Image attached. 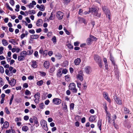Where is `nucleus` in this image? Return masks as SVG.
I'll use <instances>...</instances> for the list:
<instances>
[{"mask_svg": "<svg viewBox=\"0 0 133 133\" xmlns=\"http://www.w3.org/2000/svg\"><path fill=\"white\" fill-rule=\"evenodd\" d=\"M25 59V57L21 55L18 56V59L19 61H23Z\"/></svg>", "mask_w": 133, "mask_h": 133, "instance_id": "nucleus-35", "label": "nucleus"}, {"mask_svg": "<svg viewBox=\"0 0 133 133\" xmlns=\"http://www.w3.org/2000/svg\"><path fill=\"white\" fill-rule=\"evenodd\" d=\"M39 95L40 93L39 92H37L34 96V97L35 98L34 101L36 103H38L39 101Z\"/></svg>", "mask_w": 133, "mask_h": 133, "instance_id": "nucleus-7", "label": "nucleus"}, {"mask_svg": "<svg viewBox=\"0 0 133 133\" xmlns=\"http://www.w3.org/2000/svg\"><path fill=\"white\" fill-rule=\"evenodd\" d=\"M94 58L95 61L97 63L98 62H100V61H101L99 56L97 55H95L94 56Z\"/></svg>", "mask_w": 133, "mask_h": 133, "instance_id": "nucleus-18", "label": "nucleus"}, {"mask_svg": "<svg viewBox=\"0 0 133 133\" xmlns=\"http://www.w3.org/2000/svg\"><path fill=\"white\" fill-rule=\"evenodd\" d=\"M34 123L36 124V127H37L39 125V124L38 122L37 118L36 117H34Z\"/></svg>", "mask_w": 133, "mask_h": 133, "instance_id": "nucleus-29", "label": "nucleus"}, {"mask_svg": "<svg viewBox=\"0 0 133 133\" xmlns=\"http://www.w3.org/2000/svg\"><path fill=\"white\" fill-rule=\"evenodd\" d=\"M33 51V50H30L26 52L27 55H31L32 54Z\"/></svg>", "mask_w": 133, "mask_h": 133, "instance_id": "nucleus-41", "label": "nucleus"}, {"mask_svg": "<svg viewBox=\"0 0 133 133\" xmlns=\"http://www.w3.org/2000/svg\"><path fill=\"white\" fill-rule=\"evenodd\" d=\"M0 72L1 74H3L4 72V69L2 66H0Z\"/></svg>", "mask_w": 133, "mask_h": 133, "instance_id": "nucleus-47", "label": "nucleus"}, {"mask_svg": "<svg viewBox=\"0 0 133 133\" xmlns=\"http://www.w3.org/2000/svg\"><path fill=\"white\" fill-rule=\"evenodd\" d=\"M110 60L111 61L112 63L113 64L114 66L115 70H116L117 69V65L115 64L114 58L111 54H110Z\"/></svg>", "mask_w": 133, "mask_h": 133, "instance_id": "nucleus-8", "label": "nucleus"}, {"mask_svg": "<svg viewBox=\"0 0 133 133\" xmlns=\"http://www.w3.org/2000/svg\"><path fill=\"white\" fill-rule=\"evenodd\" d=\"M71 0H63V3L64 4H67Z\"/></svg>", "mask_w": 133, "mask_h": 133, "instance_id": "nucleus-45", "label": "nucleus"}, {"mask_svg": "<svg viewBox=\"0 0 133 133\" xmlns=\"http://www.w3.org/2000/svg\"><path fill=\"white\" fill-rule=\"evenodd\" d=\"M5 110L6 114H10V111L9 110L7 107H5Z\"/></svg>", "mask_w": 133, "mask_h": 133, "instance_id": "nucleus-53", "label": "nucleus"}, {"mask_svg": "<svg viewBox=\"0 0 133 133\" xmlns=\"http://www.w3.org/2000/svg\"><path fill=\"white\" fill-rule=\"evenodd\" d=\"M102 9L103 11L105 13L107 17L109 19H110V10L108 9V8L105 6H104L102 8Z\"/></svg>", "mask_w": 133, "mask_h": 133, "instance_id": "nucleus-2", "label": "nucleus"}, {"mask_svg": "<svg viewBox=\"0 0 133 133\" xmlns=\"http://www.w3.org/2000/svg\"><path fill=\"white\" fill-rule=\"evenodd\" d=\"M3 45L4 46L7 45L8 44V41L5 39H3L2 41Z\"/></svg>", "mask_w": 133, "mask_h": 133, "instance_id": "nucleus-26", "label": "nucleus"}, {"mask_svg": "<svg viewBox=\"0 0 133 133\" xmlns=\"http://www.w3.org/2000/svg\"><path fill=\"white\" fill-rule=\"evenodd\" d=\"M69 88L74 93H76L77 92V89L76 88V85L74 83L70 84L69 86Z\"/></svg>", "mask_w": 133, "mask_h": 133, "instance_id": "nucleus-1", "label": "nucleus"}, {"mask_svg": "<svg viewBox=\"0 0 133 133\" xmlns=\"http://www.w3.org/2000/svg\"><path fill=\"white\" fill-rule=\"evenodd\" d=\"M22 130L26 132L29 130V128L27 126H23L22 128Z\"/></svg>", "mask_w": 133, "mask_h": 133, "instance_id": "nucleus-31", "label": "nucleus"}, {"mask_svg": "<svg viewBox=\"0 0 133 133\" xmlns=\"http://www.w3.org/2000/svg\"><path fill=\"white\" fill-rule=\"evenodd\" d=\"M36 3L35 2L33 1H32L31 3H30L29 5H27L26 6H28L30 9H31L34 7V5L36 4Z\"/></svg>", "mask_w": 133, "mask_h": 133, "instance_id": "nucleus-15", "label": "nucleus"}, {"mask_svg": "<svg viewBox=\"0 0 133 133\" xmlns=\"http://www.w3.org/2000/svg\"><path fill=\"white\" fill-rule=\"evenodd\" d=\"M34 78V77L33 76L31 75L30 76L28 77V79L30 80L33 79Z\"/></svg>", "mask_w": 133, "mask_h": 133, "instance_id": "nucleus-63", "label": "nucleus"}, {"mask_svg": "<svg viewBox=\"0 0 133 133\" xmlns=\"http://www.w3.org/2000/svg\"><path fill=\"white\" fill-rule=\"evenodd\" d=\"M21 119L20 117L16 118L15 119V121L16 122L20 121H21Z\"/></svg>", "mask_w": 133, "mask_h": 133, "instance_id": "nucleus-52", "label": "nucleus"}, {"mask_svg": "<svg viewBox=\"0 0 133 133\" xmlns=\"http://www.w3.org/2000/svg\"><path fill=\"white\" fill-rule=\"evenodd\" d=\"M93 15L94 17L96 18H98L100 17L101 15V13L98 11V10L94 13H93Z\"/></svg>", "mask_w": 133, "mask_h": 133, "instance_id": "nucleus-16", "label": "nucleus"}, {"mask_svg": "<svg viewBox=\"0 0 133 133\" xmlns=\"http://www.w3.org/2000/svg\"><path fill=\"white\" fill-rule=\"evenodd\" d=\"M103 61L104 63L105 69L107 70H108V62L106 58H103Z\"/></svg>", "mask_w": 133, "mask_h": 133, "instance_id": "nucleus-27", "label": "nucleus"}, {"mask_svg": "<svg viewBox=\"0 0 133 133\" xmlns=\"http://www.w3.org/2000/svg\"><path fill=\"white\" fill-rule=\"evenodd\" d=\"M102 122V120L99 119L97 122V125L100 131L101 130Z\"/></svg>", "mask_w": 133, "mask_h": 133, "instance_id": "nucleus-23", "label": "nucleus"}, {"mask_svg": "<svg viewBox=\"0 0 133 133\" xmlns=\"http://www.w3.org/2000/svg\"><path fill=\"white\" fill-rule=\"evenodd\" d=\"M39 37V35H32L30 36V38L32 39H36L38 38Z\"/></svg>", "mask_w": 133, "mask_h": 133, "instance_id": "nucleus-30", "label": "nucleus"}, {"mask_svg": "<svg viewBox=\"0 0 133 133\" xmlns=\"http://www.w3.org/2000/svg\"><path fill=\"white\" fill-rule=\"evenodd\" d=\"M89 9L90 11V13L91 12L92 13H94L95 12H96L98 10H97V9L95 7H92L91 8H89Z\"/></svg>", "mask_w": 133, "mask_h": 133, "instance_id": "nucleus-19", "label": "nucleus"}, {"mask_svg": "<svg viewBox=\"0 0 133 133\" xmlns=\"http://www.w3.org/2000/svg\"><path fill=\"white\" fill-rule=\"evenodd\" d=\"M31 66L34 68H36L37 66V62L36 61L32 60L31 61Z\"/></svg>", "mask_w": 133, "mask_h": 133, "instance_id": "nucleus-14", "label": "nucleus"}, {"mask_svg": "<svg viewBox=\"0 0 133 133\" xmlns=\"http://www.w3.org/2000/svg\"><path fill=\"white\" fill-rule=\"evenodd\" d=\"M65 80L67 82L69 81L70 80V77L69 75H67L65 76Z\"/></svg>", "mask_w": 133, "mask_h": 133, "instance_id": "nucleus-36", "label": "nucleus"}, {"mask_svg": "<svg viewBox=\"0 0 133 133\" xmlns=\"http://www.w3.org/2000/svg\"><path fill=\"white\" fill-rule=\"evenodd\" d=\"M84 70L86 73L87 74H90L92 71V69L90 66H87L84 68Z\"/></svg>", "mask_w": 133, "mask_h": 133, "instance_id": "nucleus-9", "label": "nucleus"}, {"mask_svg": "<svg viewBox=\"0 0 133 133\" xmlns=\"http://www.w3.org/2000/svg\"><path fill=\"white\" fill-rule=\"evenodd\" d=\"M42 23V20L41 19H39L37 20L36 23V25L38 26H40Z\"/></svg>", "mask_w": 133, "mask_h": 133, "instance_id": "nucleus-25", "label": "nucleus"}, {"mask_svg": "<svg viewBox=\"0 0 133 133\" xmlns=\"http://www.w3.org/2000/svg\"><path fill=\"white\" fill-rule=\"evenodd\" d=\"M81 61V60L80 58H77L75 60L74 63L75 65H78L80 63Z\"/></svg>", "mask_w": 133, "mask_h": 133, "instance_id": "nucleus-22", "label": "nucleus"}, {"mask_svg": "<svg viewBox=\"0 0 133 133\" xmlns=\"http://www.w3.org/2000/svg\"><path fill=\"white\" fill-rule=\"evenodd\" d=\"M25 12L27 14V15L29 14H30L34 15L35 13V10H29L28 12L26 11Z\"/></svg>", "mask_w": 133, "mask_h": 133, "instance_id": "nucleus-28", "label": "nucleus"}, {"mask_svg": "<svg viewBox=\"0 0 133 133\" xmlns=\"http://www.w3.org/2000/svg\"><path fill=\"white\" fill-rule=\"evenodd\" d=\"M29 119V117L28 116H25L24 117V119L25 121H27Z\"/></svg>", "mask_w": 133, "mask_h": 133, "instance_id": "nucleus-62", "label": "nucleus"}, {"mask_svg": "<svg viewBox=\"0 0 133 133\" xmlns=\"http://www.w3.org/2000/svg\"><path fill=\"white\" fill-rule=\"evenodd\" d=\"M62 102V100L58 98H54L52 100V102L54 104L59 105Z\"/></svg>", "mask_w": 133, "mask_h": 133, "instance_id": "nucleus-5", "label": "nucleus"}, {"mask_svg": "<svg viewBox=\"0 0 133 133\" xmlns=\"http://www.w3.org/2000/svg\"><path fill=\"white\" fill-rule=\"evenodd\" d=\"M84 75L83 72L82 70L79 71L78 75H77V78L80 81H82L83 80V76Z\"/></svg>", "mask_w": 133, "mask_h": 133, "instance_id": "nucleus-4", "label": "nucleus"}, {"mask_svg": "<svg viewBox=\"0 0 133 133\" xmlns=\"http://www.w3.org/2000/svg\"><path fill=\"white\" fill-rule=\"evenodd\" d=\"M48 51L46 50H44L43 53L44 56H46L47 55Z\"/></svg>", "mask_w": 133, "mask_h": 133, "instance_id": "nucleus-58", "label": "nucleus"}, {"mask_svg": "<svg viewBox=\"0 0 133 133\" xmlns=\"http://www.w3.org/2000/svg\"><path fill=\"white\" fill-rule=\"evenodd\" d=\"M114 99L115 101L119 105L122 104L121 100L119 98L117 97L116 96H114Z\"/></svg>", "mask_w": 133, "mask_h": 133, "instance_id": "nucleus-11", "label": "nucleus"}, {"mask_svg": "<svg viewBox=\"0 0 133 133\" xmlns=\"http://www.w3.org/2000/svg\"><path fill=\"white\" fill-rule=\"evenodd\" d=\"M62 74H65L67 73L68 70L66 69H63L62 68Z\"/></svg>", "mask_w": 133, "mask_h": 133, "instance_id": "nucleus-48", "label": "nucleus"}, {"mask_svg": "<svg viewBox=\"0 0 133 133\" xmlns=\"http://www.w3.org/2000/svg\"><path fill=\"white\" fill-rule=\"evenodd\" d=\"M79 21L80 22L83 23L85 24H86L87 23V22L85 19L82 17H81L79 18Z\"/></svg>", "mask_w": 133, "mask_h": 133, "instance_id": "nucleus-24", "label": "nucleus"}, {"mask_svg": "<svg viewBox=\"0 0 133 133\" xmlns=\"http://www.w3.org/2000/svg\"><path fill=\"white\" fill-rule=\"evenodd\" d=\"M44 10L45 7L44 5H41L40 10L42 11H43Z\"/></svg>", "mask_w": 133, "mask_h": 133, "instance_id": "nucleus-50", "label": "nucleus"}, {"mask_svg": "<svg viewBox=\"0 0 133 133\" xmlns=\"http://www.w3.org/2000/svg\"><path fill=\"white\" fill-rule=\"evenodd\" d=\"M107 119L108 120L109 123H110V121L111 120V115L109 112H107L106 115Z\"/></svg>", "mask_w": 133, "mask_h": 133, "instance_id": "nucleus-17", "label": "nucleus"}, {"mask_svg": "<svg viewBox=\"0 0 133 133\" xmlns=\"http://www.w3.org/2000/svg\"><path fill=\"white\" fill-rule=\"evenodd\" d=\"M79 43L80 42H79L76 41L74 42V45L75 46H78Z\"/></svg>", "mask_w": 133, "mask_h": 133, "instance_id": "nucleus-56", "label": "nucleus"}, {"mask_svg": "<svg viewBox=\"0 0 133 133\" xmlns=\"http://www.w3.org/2000/svg\"><path fill=\"white\" fill-rule=\"evenodd\" d=\"M9 42L14 45H15V44L16 43V41L13 39L9 40Z\"/></svg>", "mask_w": 133, "mask_h": 133, "instance_id": "nucleus-51", "label": "nucleus"}, {"mask_svg": "<svg viewBox=\"0 0 133 133\" xmlns=\"http://www.w3.org/2000/svg\"><path fill=\"white\" fill-rule=\"evenodd\" d=\"M96 117V115H92L89 118V121L90 122H92L95 120Z\"/></svg>", "mask_w": 133, "mask_h": 133, "instance_id": "nucleus-21", "label": "nucleus"}, {"mask_svg": "<svg viewBox=\"0 0 133 133\" xmlns=\"http://www.w3.org/2000/svg\"><path fill=\"white\" fill-rule=\"evenodd\" d=\"M74 103H72L70 105V108L71 109H73L74 107Z\"/></svg>", "mask_w": 133, "mask_h": 133, "instance_id": "nucleus-60", "label": "nucleus"}, {"mask_svg": "<svg viewBox=\"0 0 133 133\" xmlns=\"http://www.w3.org/2000/svg\"><path fill=\"white\" fill-rule=\"evenodd\" d=\"M39 72L42 76H45L46 75V73L44 72L40 71Z\"/></svg>", "mask_w": 133, "mask_h": 133, "instance_id": "nucleus-54", "label": "nucleus"}, {"mask_svg": "<svg viewBox=\"0 0 133 133\" xmlns=\"http://www.w3.org/2000/svg\"><path fill=\"white\" fill-rule=\"evenodd\" d=\"M90 38L91 39L92 41L97 40V38L92 35H90Z\"/></svg>", "mask_w": 133, "mask_h": 133, "instance_id": "nucleus-44", "label": "nucleus"}, {"mask_svg": "<svg viewBox=\"0 0 133 133\" xmlns=\"http://www.w3.org/2000/svg\"><path fill=\"white\" fill-rule=\"evenodd\" d=\"M62 68H60L57 70V77H61L62 74Z\"/></svg>", "mask_w": 133, "mask_h": 133, "instance_id": "nucleus-10", "label": "nucleus"}, {"mask_svg": "<svg viewBox=\"0 0 133 133\" xmlns=\"http://www.w3.org/2000/svg\"><path fill=\"white\" fill-rule=\"evenodd\" d=\"M53 17V12H52L49 18V19L52 20H53L54 19Z\"/></svg>", "mask_w": 133, "mask_h": 133, "instance_id": "nucleus-59", "label": "nucleus"}, {"mask_svg": "<svg viewBox=\"0 0 133 133\" xmlns=\"http://www.w3.org/2000/svg\"><path fill=\"white\" fill-rule=\"evenodd\" d=\"M25 95H30L31 94V93L29 90H26L25 92Z\"/></svg>", "mask_w": 133, "mask_h": 133, "instance_id": "nucleus-49", "label": "nucleus"}, {"mask_svg": "<svg viewBox=\"0 0 133 133\" xmlns=\"http://www.w3.org/2000/svg\"><path fill=\"white\" fill-rule=\"evenodd\" d=\"M34 54L36 57L37 58H39V56L38 55V52L37 51H35L34 52Z\"/></svg>", "mask_w": 133, "mask_h": 133, "instance_id": "nucleus-46", "label": "nucleus"}, {"mask_svg": "<svg viewBox=\"0 0 133 133\" xmlns=\"http://www.w3.org/2000/svg\"><path fill=\"white\" fill-rule=\"evenodd\" d=\"M92 41V39L90 37L88 38L87 41L88 45H90L91 44Z\"/></svg>", "mask_w": 133, "mask_h": 133, "instance_id": "nucleus-38", "label": "nucleus"}, {"mask_svg": "<svg viewBox=\"0 0 133 133\" xmlns=\"http://www.w3.org/2000/svg\"><path fill=\"white\" fill-rule=\"evenodd\" d=\"M4 82L3 81L2 79L0 77V87L3 86L4 84Z\"/></svg>", "mask_w": 133, "mask_h": 133, "instance_id": "nucleus-43", "label": "nucleus"}, {"mask_svg": "<svg viewBox=\"0 0 133 133\" xmlns=\"http://www.w3.org/2000/svg\"><path fill=\"white\" fill-rule=\"evenodd\" d=\"M16 83V80L13 78H12L9 82V84L11 86H14Z\"/></svg>", "mask_w": 133, "mask_h": 133, "instance_id": "nucleus-13", "label": "nucleus"}, {"mask_svg": "<svg viewBox=\"0 0 133 133\" xmlns=\"http://www.w3.org/2000/svg\"><path fill=\"white\" fill-rule=\"evenodd\" d=\"M29 32L31 34H34L35 33V30L33 29L30 30L29 31Z\"/></svg>", "mask_w": 133, "mask_h": 133, "instance_id": "nucleus-64", "label": "nucleus"}, {"mask_svg": "<svg viewBox=\"0 0 133 133\" xmlns=\"http://www.w3.org/2000/svg\"><path fill=\"white\" fill-rule=\"evenodd\" d=\"M27 55L26 51H22L20 53V55L21 56H23L24 57H25Z\"/></svg>", "mask_w": 133, "mask_h": 133, "instance_id": "nucleus-33", "label": "nucleus"}, {"mask_svg": "<svg viewBox=\"0 0 133 133\" xmlns=\"http://www.w3.org/2000/svg\"><path fill=\"white\" fill-rule=\"evenodd\" d=\"M103 96L107 101L109 102H110V100L108 97V93L104 92L103 93Z\"/></svg>", "mask_w": 133, "mask_h": 133, "instance_id": "nucleus-12", "label": "nucleus"}, {"mask_svg": "<svg viewBox=\"0 0 133 133\" xmlns=\"http://www.w3.org/2000/svg\"><path fill=\"white\" fill-rule=\"evenodd\" d=\"M64 14L61 11H58L56 13V17L57 18L59 19H61L63 17Z\"/></svg>", "mask_w": 133, "mask_h": 133, "instance_id": "nucleus-6", "label": "nucleus"}, {"mask_svg": "<svg viewBox=\"0 0 133 133\" xmlns=\"http://www.w3.org/2000/svg\"><path fill=\"white\" fill-rule=\"evenodd\" d=\"M9 126V123L8 122L6 121L4 122L3 125V127L5 128H7Z\"/></svg>", "mask_w": 133, "mask_h": 133, "instance_id": "nucleus-32", "label": "nucleus"}, {"mask_svg": "<svg viewBox=\"0 0 133 133\" xmlns=\"http://www.w3.org/2000/svg\"><path fill=\"white\" fill-rule=\"evenodd\" d=\"M61 55L59 53H57L55 55L56 57L58 59H60L62 57Z\"/></svg>", "mask_w": 133, "mask_h": 133, "instance_id": "nucleus-40", "label": "nucleus"}, {"mask_svg": "<svg viewBox=\"0 0 133 133\" xmlns=\"http://www.w3.org/2000/svg\"><path fill=\"white\" fill-rule=\"evenodd\" d=\"M124 113L125 114H127L129 113V110L125 107H124Z\"/></svg>", "mask_w": 133, "mask_h": 133, "instance_id": "nucleus-39", "label": "nucleus"}, {"mask_svg": "<svg viewBox=\"0 0 133 133\" xmlns=\"http://www.w3.org/2000/svg\"><path fill=\"white\" fill-rule=\"evenodd\" d=\"M40 124L43 128L46 131H47L48 130V129L46 121L44 119H42L41 121Z\"/></svg>", "mask_w": 133, "mask_h": 133, "instance_id": "nucleus-3", "label": "nucleus"}, {"mask_svg": "<svg viewBox=\"0 0 133 133\" xmlns=\"http://www.w3.org/2000/svg\"><path fill=\"white\" fill-rule=\"evenodd\" d=\"M43 81L42 80H41L37 81V84L38 86H40L43 84Z\"/></svg>", "mask_w": 133, "mask_h": 133, "instance_id": "nucleus-34", "label": "nucleus"}, {"mask_svg": "<svg viewBox=\"0 0 133 133\" xmlns=\"http://www.w3.org/2000/svg\"><path fill=\"white\" fill-rule=\"evenodd\" d=\"M55 68L54 67H52L50 69L49 72L50 73L52 74L55 71Z\"/></svg>", "mask_w": 133, "mask_h": 133, "instance_id": "nucleus-37", "label": "nucleus"}, {"mask_svg": "<svg viewBox=\"0 0 133 133\" xmlns=\"http://www.w3.org/2000/svg\"><path fill=\"white\" fill-rule=\"evenodd\" d=\"M52 41L54 44L56 43L57 42L56 37L55 36H54L52 39Z\"/></svg>", "mask_w": 133, "mask_h": 133, "instance_id": "nucleus-42", "label": "nucleus"}, {"mask_svg": "<svg viewBox=\"0 0 133 133\" xmlns=\"http://www.w3.org/2000/svg\"><path fill=\"white\" fill-rule=\"evenodd\" d=\"M50 65V63L49 62L45 61L44 62V67L46 69L49 68Z\"/></svg>", "mask_w": 133, "mask_h": 133, "instance_id": "nucleus-20", "label": "nucleus"}, {"mask_svg": "<svg viewBox=\"0 0 133 133\" xmlns=\"http://www.w3.org/2000/svg\"><path fill=\"white\" fill-rule=\"evenodd\" d=\"M77 87L79 88H81V83L78 82H77Z\"/></svg>", "mask_w": 133, "mask_h": 133, "instance_id": "nucleus-57", "label": "nucleus"}, {"mask_svg": "<svg viewBox=\"0 0 133 133\" xmlns=\"http://www.w3.org/2000/svg\"><path fill=\"white\" fill-rule=\"evenodd\" d=\"M10 3L12 6H14L15 4V2L14 0H10Z\"/></svg>", "mask_w": 133, "mask_h": 133, "instance_id": "nucleus-61", "label": "nucleus"}, {"mask_svg": "<svg viewBox=\"0 0 133 133\" xmlns=\"http://www.w3.org/2000/svg\"><path fill=\"white\" fill-rule=\"evenodd\" d=\"M63 109L64 110H67V107L65 103L64 105H63Z\"/></svg>", "mask_w": 133, "mask_h": 133, "instance_id": "nucleus-55", "label": "nucleus"}]
</instances>
